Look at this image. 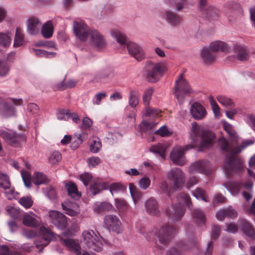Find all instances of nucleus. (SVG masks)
<instances>
[{
	"label": "nucleus",
	"instance_id": "37",
	"mask_svg": "<svg viewBox=\"0 0 255 255\" xmlns=\"http://www.w3.org/2000/svg\"><path fill=\"white\" fill-rule=\"evenodd\" d=\"M113 208L112 205L108 202L96 203L94 205V210L97 214H103L109 211Z\"/></svg>",
	"mask_w": 255,
	"mask_h": 255
},
{
	"label": "nucleus",
	"instance_id": "45",
	"mask_svg": "<svg viewBox=\"0 0 255 255\" xmlns=\"http://www.w3.org/2000/svg\"><path fill=\"white\" fill-rule=\"evenodd\" d=\"M154 93V89L148 87L146 89L142 95V102L145 106H149L151 97Z\"/></svg>",
	"mask_w": 255,
	"mask_h": 255
},
{
	"label": "nucleus",
	"instance_id": "54",
	"mask_svg": "<svg viewBox=\"0 0 255 255\" xmlns=\"http://www.w3.org/2000/svg\"><path fill=\"white\" fill-rule=\"evenodd\" d=\"M24 41L23 35L19 29H17L15 31L13 46L14 47H19L23 44Z\"/></svg>",
	"mask_w": 255,
	"mask_h": 255
},
{
	"label": "nucleus",
	"instance_id": "55",
	"mask_svg": "<svg viewBox=\"0 0 255 255\" xmlns=\"http://www.w3.org/2000/svg\"><path fill=\"white\" fill-rule=\"evenodd\" d=\"M218 102L225 107H231L234 105V103L232 100L223 95H220L217 97Z\"/></svg>",
	"mask_w": 255,
	"mask_h": 255
},
{
	"label": "nucleus",
	"instance_id": "60",
	"mask_svg": "<svg viewBox=\"0 0 255 255\" xmlns=\"http://www.w3.org/2000/svg\"><path fill=\"white\" fill-rule=\"evenodd\" d=\"M21 175L25 186L27 188L31 186V175L27 171H21Z\"/></svg>",
	"mask_w": 255,
	"mask_h": 255
},
{
	"label": "nucleus",
	"instance_id": "35",
	"mask_svg": "<svg viewBox=\"0 0 255 255\" xmlns=\"http://www.w3.org/2000/svg\"><path fill=\"white\" fill-rule=\"evenodd\" d=\"M10 43L11 38L8 33L0 32V51H4L9 46Z\"/></svg>",
	"mask_w": 255,
	"mask_h": 255
},
{
	"label": "nucleus",
	"instance_id": "38",
	"mask_svg": "<svg viewBox=\"0 0 255 255\" xmlns=\"http://www.w3.org/2000/svg\"><path fill=\"white\" fill-rule=\"evenodd\" d=\"M167 148V145L159 143L152 145L150 147V151L152 152L158 154L162 158H164V153Z\"/></svg>",
	"mask_w": 255,
	"mask_h": 255
},
{
	"label": "nucleus",
	"instance_id": "2",
	"mask_svg": "<svg viewBox=\"0 0 255 255\" xmlns=\"http://www.w3.org/2000/svg\"><path fill=\"white\" fill-rule=\"evenodd\" d=\"M239 138L238 139V140ZM255 140L254 138L247 139L242 141L241 146L232 142L229 144L227 140L223 137L219 139L218 145L222 151L229 152L227 155L225 161L223 165L224 172L226 174L230 175L234 171L241 170L244 167L242 161L235 154L241 152L247 147L253 145Z\"/></svg>",
	"mask_w": 255,
	"mask_h": 255
},
{
	"label": "nucleus",
	"instance_id": "27",
	"mask_svg": "<svg viewBox=\"0 0 255 255\" xmlns=\"http://www.w3.org/2000/svg\"><path fill=\"white\" fill-rule=\"evenodd\" d=\"M234 52L237 54L239 60L243 61L248 58L249 52L247 48L241 44H235L233 47Z\"/></svg>",
	"mask_w": 255,
	"mask_h": 255
},
{
	"label": "nucleus",
	"instance_id": "40",
	"mask_svg": "<svg viewBox=\"0 0 255 255\" xmlns=\"http://www.w3.org/2000/svg\"><path fill=\"white\" fill-rule=\"evenodd\" d=\"M193 217L199 225L204 224L206 222V217L203 211L199 208H196L193 211Z\"/></svg>",
	"mask_w": 255,
	"mask_h": 255
},
{
	"label": "nucleus",
	"instance_id": "3",
	"mask_svg": "<svg viewBox=\"0 0 255 255\" xmlns=\"http://www.w3.org/2000/svg\"><path fill=\"white\" fill-rule=\"evenodd\" d=\"M167 70V64L164 61L156 62L147 60L144 65L146 79L150 83L158 81Z\"/></svg>",
	"mask_w": 255,
	"mask_h": 255
},
{
	"label": "nucleus",
	"instance_id": "52",
	"mask_svg": "<svg viewBox=\"0 0 255 255\" xmlns=\"http://www.w3.org/2000/svg\"><path fill=\"white\" fill-rule=\"evenodd\" d=\"M187 1L188 0H166V2L171 4L177 11L181 10Z\"/></svg>",
	"mask_w": 255,
	"mask_h": 255
},
{
	"label": "nucleus",
	"instance_id": "1",
	"mask_svg": "<svg viewBox=\"0 0 255 255\" xmlns=\"http://www.w3.org/2000/svg\"><path fill=\"white\" fill-rule=\"evenodd\" d=\"M190 137L194 145H186L184 147L176 146L170 153V158L172 162L178 165L185 164L184 157L185 151L191 149L195 145L199 143V150L210 148L213 144L215 139L214 134L198 126L195 123L192 124Z\"/></svg>",
	"mask_w": 255,
	"mask_h": 255
},
{
	"label": "nucleus",
	"instance_id": "9",
	"mask_svg": "<svg viewBox=\"0 0 255 255\" xmlns=\"http://www.w3.org/2000/svg\"><path fill=\"white\" fill-rule=\"evenodd\" d=\"M176 233V229L173 227H169L165 225L160 227L155 233V234L158 239L159 242L161 244L160 248H163L170 241L171 237Z\"/></svg>",
	"mask_w": 255,
	"mask_h": 255
},
{
	"label": "nucleus",
	"instance_id": "51",
	"mask_svg": "<svg viewBox=\"0 0 255 255\" xmlns=\"http://www.w3.org/2000/svg\"><path fill=\"white\" fill-rule=\"evenodd\" d=\"M18 202L25 209L30 208L33 204L32 198L30 196H26L20 198Z\"/></svg>",
	"mask_w": 255,
	"mask_h": 255
},
{
	"label": "nucleus",
	"instance_id": "6",
	"mask_svg": "<svg viewBox=\"0 0 255 255\" xmlns=\"http://www.w3.org/2000/svg\"><path fill=\"white\" fill-rule=\"evenodd\" d=\"M21 99L4 98L0 97V115L5 118L15 116V107L21 105Z\"/></svg>",
	"mask_w": 255,
	"mask_h": 255
},
{
	"label": "nucleus",
	"instance_id": "42",
	"mask_svg": "<svg viewBox=\"0 0 255 255\" xmlns=\"http://www.w3.org/2000/svg\"><path fill=\"white\" fill-rule=\"evenodd\" d=\"M161 111L156 109H153L149 106H145L142 114L145 117H155L160 116Z\"/></svg>",
	"mask_w": 255,
	"mask_h": 255
},
{
	"label": "nucleus",
	"instance_id": "58",
	"mask_svg": "<svg viewBox=\"0 0 255 255\" xmlns=\"http://www.w3.org/2000/svg\"><path fill=\"white\" fill-rule=\"evenodd\" d=\"M61 158V153L59 151H55L49 155L48 159L49 162L54 165L59 162Z\"/></svg>",
	"mask_w": 255,
	"mask_h": 255
},
{
	"label": "nucleus",
	"instance_id": "17",
	"mask_svg": "<svg viewBox=\"0 0 255 255\" xmlns=\"http://www.w3.org/2000/svg\"><path fill=\"white\" fill-rule=\"evenodd\" d=\"M126 46L128 53L137 61H140L145 58V52L141 45L133 42L128 41L127 43Z\"/></svg>",
	"mask_w": 255,
	"mask_h": 255
},
{
	"label": "nucleus",
	"instance_id": "22",
	"mask_svg": "<svg viewBox=\"0 0 255 255\" xmlns=\"http://www.w3.org/2000/svg\"><path fill=\"white\" fill-rule=\"evenodd\" d=\"M41 27V23L37 18H32L27 22V31L31 35H35L39 33Z\"/></svg>",
	"mask_w": 255,
	"mask_h": 255
},
{
	"label": "nucleus",
	"instance_id": "43",
	"mask_svg": "<svg viewBox=\"0 0 255 255\" xmlns=\"http://www.w3.org/2000/svg\"><path fill=\"white\" fill-rule=\"evenodd\" d=\"M32 52L37 57L52 58L56 56V53L54 52H48L42 49L33 48Z\"/></svg>",
	"mask_w": 255,
	"mask_h": 255
},
{
	"label": "nucleus",
	"instance_id": "26",
	"mask_svg": "<svg viewBox=\"0 0 255 255\" xmlns=\"http://www.w3.org/2000/svg\"><path fill=\"white\" fill-rule=\"evenodd\" d=\"M111 36L121 45H127L128 43L125 34L117 29H112L110 30Z\"/></svg>",
	"mask_w": 255,
	"mask_h": 255
},
{
	"label": "nucleus",
	"instance_id": "53",
	"mask_svg": "<svg viewBox=\"0 0 255 255\" xmlns=\"http://www.w3.org/2000/svg\"><path fill=\"white\" fill-rule=\"evenodd\" d=\"M209 100L215 117L217 118H219L221 116L220 108L219 106L218 105L217 103L216 102L212 97H210L209 98Z\"/></svg>",
	"mask_w": 255,
	"mask_h": 255
},
{
	"label": "nucleus",
	"instance_id": "36",
	"mask_svg": "<svg viewBox=\"0 0 255 255\" xmlns=\"http://www.w3.org/2000/svg\"><path fill=\"white\" fill-rule=\"evenodd\" d=\"M224 128L230 137V142H228L229 144H232L233 142L236 144L238 137L237 133L233 130L232 126L229 123H225L224 124Z\"/></svg>",
	"mask_w": 255,
	"mask_h": 255
},
{
	"label": "nucleus",
	"instance_id": "41",
	"mask_svg": "<svg viewBox=\"0 0 255 255\" xmlns=\"http://www.w3.org/2000/svg\"><path fill=\"white\" fill-rule=\"evenodd\" d=\"M108 189L113 196L117 193H124L125 187L120 183H113L109 186L108 185Z\"/></svg>",
	"mask_w": 255,
	"mask_h": 255
},
{
	"label": "nucleus",
	"instance_id": "62",
	"mask_svg": "<svg viewBox=\"0 0 255 255\" xmlns=\"http://www.w3.org/2000/svg\"><path fill=\"white\" fill-rule=\"evenodd\" d=\"M241 113V109L240 108H232L225 111V114L227 117L231 120H233L234 116Z\"/></svg>",
	"mask_w": 255,
	"mask_h": 255
},
{
	"label": "nucleus",
	"instance_id": "48",
	"mask_svg": "<svg viewBox=\"0 0 255 255\" xmlns=\"http://www.w3.org/2000/svg\"><path fill=\"white\" fill-rule=\"evenodd\" d=\"M102 148V144L100 139L98 137H95L92 140L90 145V151L94 153H97Z\"/></svg>",
	"mask_w": 255,
	"mask_h": 255
},
{
	"label": "nucleus",
	"instance_id": "50",
	"mask_svg": "<svg viewBox=\"0 0 255 255\" xmlns=\"http://www.w3.org/2000/svg\"><path fill=\"white\" fill-rule=\"evenodd\" d=\"M70 111L67 109H59L56 112V117L60 121H67L70 118Z\"/></svg>",
	"mask_w": 255,
	"mask_h": 255
},
{
	"label": "nucleus",
	"instance_id": "15",
	"mask_svg": "<svg viewBox=\"0 0 255 255\" xmlns=\"http://www.w3.org/2000/svg\"><path fill=\"white\" fill-rule=\"evenodd\" d=\"M49 217L51 222L58 229L64 230L66 227V217L61 212L54 210L50 211L49 212Z\"/></svg>",
	"mask_w": 255,
	"mask_h": 255
},
{
	"label": "nucleus",
	"instance_id": "13",
	"mask_svg": "<svg viewBox=\"0 0 255 255\" xmlns=\"http://www.w3.org/2000/svg\"><path fill=\"white\" fill-rule=\"evenodd\" d=\"M39 234L42 238L39 242L36 240L35 242V245L37 248H39V252L42 251L44 247L54 239L53 232L49 229L45 227H41L39 229Z\"/></svg>",
	"mask_w": 255,
	"mask_h": 255
},
{
	"label": "nucleus",
	"instance_id": "56",
	"mask_svg": "<svg viewBox=\"0 0 255 255\" xmlns=\"http://www.w3.org/2000/svg\"><path fill=\"white\" fill-rule=\"evenodd\" d=\"M86 137V134L84 132H83L77 135L76 138L74 137L73 139V143L71 144V147L73 149L77 148L79 145L82 143Z\"/></svg>",
	"mask_w": 255,
	"mask_h": 255
},
{
	"label": "nucleus",
	"instance_id": "39",
	"mask_svg": "<svg viewBox=\"0 0 255 255\" xmlns=\"http://www.w3.org/2000/svg\"><path fill=\"white\" fill-rule=\"evenodd\" d=\"M139 103V92L137 90H130L128 97L129 105L135 108Z\"/></svg>",
	"mask_w": 255,
	"mask_h": 255
},
{
	"label": "nucleus",
	"instance_id": "4",
	"mask_svg": "<svg viewBox=\"0 0 255 255\" xmlns=\"http://www.w3.org/2000/svg\"><path fill=\"white\" fill-rule=\"evenodd\" d=\"M177 200L179 203L182 204L179 206L169 207L166 210V214L171 221L175 222L180 220L184 214V205H187L191 207V202L190 198L184 193H180L177 197Z\"/></svg>",
	"mask_w": 255,
	"mask_h": 255
},
{
	"label": "nucleus",
	"instance_id": "28",
	"mask_svg": "<svg viewBox=\"0 0 255 255\" xmlns=\"http://www.w3.org/2000/svg\"><path fill=\"white\" fill-rule=\"evenodd\" d=\"M146 211L152 215H156L159 212L158 207L156 200L153 198H150L145 203Z\"/></svg>",
	"mask_w": 255,
	"mask_h": 255
},
{
	"label": "nucleus",
	"instance_id": "14",
	"mask_svg": "<svg viewBox=\"0 0 255 255\" xmlns=\"http://www.w3.org/2000/svg\"><path fill=\"white\" fill-rule=\"evenodd\" d=\"M89 43L98 49L104 48L107 43L104 35L98 30L92 28L89 37Z\"/></svg>",
	"mask_w": 255,
	"mask_h": 255
},
{
	"label": "nucleus",
	"instance_id": "7",
	"mask_svg": "<svg viewBox=\"0 0 255 255\" xmlns=\"http://www.w3.org/2000/svg\"><path fill=\"white\" fill-rule=\"evenodd\" d=\"M192 92V89L187 81L183 78V74H180L176 81L174 94L179 103L181 104L185 96Z\"/></svg>",
	"mask_w": 255,
	"mask_h": 255
},
{
	"label": "nucleus",
	"instance_id": "59",
	"mask_svg": "<svg viewBox=\"0 0 255 255\" xmlns=\"http://www.w3.org/2000/svg\"><path fill=\"white\" fill-rule=\"evenodd\" d=\"M249 175L255 179V154L251 158L249 162Z\"/></svg>",
	"mask_w": 255,
	"mask_h": 255
},
{
	"label": "nucleus",
	"instance_id": "34",
	"mask_svg": "<svg viewBox=\"0 0 255 255\" xmlns=\"http://www.w3.org/2000/svg\"><path fill=\"white\" fill-rule=\"evenodd\" d=\"M41 27L42 35L45 38H50L53 33V26L50 21H47Z\"/></svg>",
	"mask_w": 255,
	"mask_h": 255
},
{
	"label": "nucleus",
	"instance_id": "19",
	"mask_svg": "<svg viewBox=\"0 0 255 255\" xmlns=\"http://www.w3.org/2000/svg\"><path fill=\"white\" fill-rule=\"evenodd\" d=\"M191 173H201L205 175H209L212 170L210 168V163L208 161L203 160L192 163L189 168Z\"/></svg>",
	"mask_w": 255,
	"mask_h": 255
},
{
	"label": "nucleus",
	"instance_id": "11",
	"mask_svg": "<svg viewBox=\"0 0 255 255\" xmlns=\"http://www.w3.org/2000/svg\"><path fill=\"white\" fill-rule=\"evenodd\" d=\"M0 187L4 190V194L8 200L15 199L17 193L11 187V183L8 176L0 170Z\"/></svg>",
	"mask_w": 255,
	"mask_h": 255
},
{
	"label": "nucleus",
	"instance_id": "64",
	"mask_svg": "<svg viewBox=\"0 0 255 255\" xmlns=\"http://www.w3.org/2000/svg\"><path fill=\"white\" fill-rule=\"evenodd\" d=\"M0 255H21L18 252L9 251L5 246H0Z\"/></svg>",
	"mask_w": 255,
	"mask_h": 255
},
{
	"label": "nucleus",
	"instance_id": "46",
	"mask_svg": "<svg viewBox=\"0 0 255 255\" xmlns=\"http://www.w3.org/2000/svg\"><path fill=\"white\" fill-rule=\"evenodd\" d=\"M206 17L210 20H215L219 14V10L213 6H209L205 11Z\"/></svg>",
	"mask_w": 255,
	"mask_h": 255
},
{
	"label": "nucleus",
	"instance_id": "30",
	"mask_svg": "<svg viewBox=\"0 0 255 255\" xmlns=\"http://www.w3.org/2000/svg\"><path fill=\"white\" fill-rule=\"evenodd\" d=\"M67 190L68 195L74 200H77L80 198L81 193L79 192L76 184L72 182H68L65 184Z\"/></svg>",
	"mask_w": 255,
	"mask_h": 255
},
{
	"label": "nucleus",
	"instance_id": "23",
	"mask_svg": "<svg viewBox=\"0 0 255 255\" xmlns=\"http://www.w3.org/2000/svg\"><path fill=\"white\" fill-rule=\"evenodd\" d=\"M98 235L95 233L93 230H85L82 233L83 241L88 248H95L92 240L96 241L98 240Z\"/></svg>",
	"mask_w": 255,
	"mask_h": 255
},
{
	"label": "nucleus",
	"instance_id": "61",
	"mask_svg": "<svg viewBox=\"0 0 255 255\" xmlns=\"http://www.w3.org/2000/svg\"><path fill=\"white\" fill-rule=\"evenodd\" d=\"M151 180L148 177H143L138 181L139 187L143 189H147L150 185Z\"/></svg>",
	"mask_w": 255,
	"mask_h": 255
},
{
	"label": "nucleus",
	"instance_id": "57",
	"mask_svg": "<svg viewBox=\"0 0 255 255\" xmlns=\"http://www.w3.org/2000/svg\"><path fill=\"white\" fill-rule=\"evenodd\" d=\"M6 211L8 215L14 219H17L20 217V210L16 208L7 206L6 207Z\"/></svg>",
	"mask_w": 255,
	"mask_h": 255
},
{
	"label": "nucleus",
	"instance_id": "47",
	"mask_svg": "<svg viewBox=\"0 0 255 255\" xmlns=\"http://www.w3.org/2000/svg\"><path fill=\"white\" fill-rule=\"evenodd\" d=\"M129 189L132 200L134 203H136L140 198L141 194L133 183L129 184Z\"/></svg>",
	"mask_w": 255,
	"mask_h": 255
},
{
	"label": "nucleus",
	"instance_id": "5",
	"mask_svg": "<svg viewBox=\"0 0 255 255\" xmlns=\"http://www.w3.org/2000/svg\"><path fill=\"white\" fill-rule=\"evenodd\" d=\"M253 185V182L250 180H248L244 183L230 182L225 185V186L233 195L237 194L241 191L246 200L249 201L252 197L251 192L252 191Z\"/></svg>",
	"mask_w": 255,
	"mask_h": 255
},
{
	"label": "nucleus",
	"instance_id": "63",
	"mask_svg": "<svg viewBox=\"0 0 255 255\" xmlns=\"http://www.w3.org/2000/svg\"><path fill=\"white\" fill-rule=\"evenodd\" d=\"M9 68L7 63L4 61H0V77L6 76L9 72Z\"/></svg>",
	"mask_w": 255,
	"mask_h": 255
},
{
	"label": "nucleus",
	"instance_id": "33",
	"mask_svg": "<svg viewBox=\"0 0 255 255\" xmlns=\"http://www.w3.org/2000/svg\"><path fill=\"white\" fill-rule=\"evenodd\" d=\"M209 48H204L201 51V56L204 63L209 64L213 62L215 59V55L212 53Z\"/></svg>",
	"mask_w": 255,
	"mask_h": 255
},
{
	"label": "nucleus",
	"instance_id": "20",
	"mask_svg": "<svg viewBox=\"0 0 255 255\" xmlns=\"http://www.w3.org/2000/svg\"><path fill=\"white\" fill-rule=\"evenodd\" d=\"M190 112L192 117L196 120H202L207 115V112L205 108L197 102L191 105Z\"/></svg>",
	"mask_w": 255,
	"mask_h": 255
},
{
	"label": "nucleus",
	"instance_id": "8",
	"mask_svg": "<svg viewBox=\"0 0 255 255\" xmlns=\"http://www.w3.org/2000/svg\"><path fill=\"white\" fill-rule=\"evenodd\" d=\"M73 29L76 39L81 41H87L88 40L92 29L81 20L74 21Z\"/></svg>",
	"mask_w": 255,
	"mask_h": 255
},
{
	"label": "nucleus",
	"instance_id": "16",
	"mask_svg": "<svg viewBox=\"0 0 255 255\" xmlns=\"http://www.w3.org/2000/svg\"><path fill=\"white\" fill-rule=\"evenodd\" d=\"M104 224L109 230L120 234L122 232V224L119 218L113 215H108L105 217Z\"/></svg>",
	"mask_w": 255,
	"mask_h": 255
},
{
	"label": "nucleus",
	"instance_id": "31",
	"mask_svg": "<svg viewBox=\"0 0 255 255\" xmlns=\"http://www.w3.org/2000/svg\"><path fill=\"white\" fill-rule=\"evenodd\" d=\"M209 48L212 52H228L229 50L228 45L226 42L220 41L211 43Z\"/></svg>",
	"mask_w": 255,
	"mask_h": 255
},
{
	"label": "nucleus",
	"instance_id": "10",
	"mask_svg": "<svg viewBox=\"0 0 255 255\" xmlns=\"http://www.w3.org/2000/svg\"><path fill=\"white\" fill-rule=\"evenodd\" d=\"M166 177L172 183L175 189H180L184 185L185 175L180 168L171 169L167 173Z\"/></svg>",
	"mask_w": 255,
	"mask_h": 255
},
{
	"label": "nucleus",
	"instance_id": "29",
	"mask_svg": "<svg viewBox=\"0 0 255 255\" xmlns=\"http://www.w3.org/2000/svg\"><path fill=\"white\" fill-rule=\"evenodd\" d=\"M163 17L168 23L172 25H176L179 24L181 21V17L168 10L164 12Z\"/></svg>",
	"mask_w": 255,
	"mask_h": 255
},
{
	"label": "nucleus",
	"instance_id": "24",
	"mask_svg": "<svg viewBox=\"0 0 255 255\" xmlns=\"http://www.w3.org/2000/svg\"><path fill=\"white\" fill-rule=\"evenodd\" d=\"M238 223L241 230L247 237L251 238L254 237L255 230L249 222L244 219H240Z\"/></svg>",
	"mask_w": 255,
	"mask_h": 255
},
{
	"label": "nucleus",
	"instance_id": "44",
	"mask_svg": "<svg viewBox=\"0 0 255 255\" xmlns=\"http://www.w3.org/2000/svg\"><path fill=\"white\" fill-rule=\"evenodd\" d=\"M48 181L47 177L41 172H35L33 175V182L36 185L46 183Z\"/></svg>",
	"mask_w": 255,
	"mask_h": 255
},
{
	"label": "nucleus",
	"instance_id": "49",
	"mask_svg": "<svg viewBox=\"0 0 255 255\" xmlns=\"http://www.w3.org/2000/svg\"><path fill=\"white\" fill-rule=\"evenodd\" d=\"M192 195L197 199L207 202L208 196L205 191L202 188H197L192 192Z\"/></svg>",
	"mask_w": 255,
	"mask_h": 255
},
{
	"label": "nucleus",
	"instance_id": "25",
	"mask_svg": "<svg viewBox=\"0 0 255 255\" xmlns=\"http://www.w3.org/2000/svg\"><path fill=\"white\" fill-rule=\"evenodd\" d=\"M108 189V185L100 179L92 180L90 187V192L95 195L102 190Z\"/></svg>",
	"mask_w": 255,
	"mask_h": 255
},
{
	"label": "nucleus",
	"instance_id": "12",
	"mask_svg": "<svg viewBox=\"0 0 255 255\" xmlns=\"http://www.w3.org/2000/svg\"><path fill=\"white\" fill-rule=\"evenodd\" d=\"M188 242V245H185L184 242H180L174 247L170 248L167 252V255H183L179 247L186 250H192L198 247V241L196 238H190Z\"/></svg>",
	"mask_w": 255,
	"mask_h": 255
},
{
	"label": "nucleus",
	"instance_id": "18",
	"mask_svg": "<svg viewBox=\"0 0 255 255\" xmlns=\"http://www.w3.org/2000/svg\"><path fill=\"white\" fill-rule=\"evenodd\" d=\"M0 135L6 142L13 146H18L26 141V137L23 134H17L15 132L11 134L6 131H2Z\"/></svg>",
	"mask_w": 255,
	"mask_h": 255
},
{
	"label": "nucleus",
	"instance_id": "21",
	"mask_svg": "<svg viewBox=\"0 0 255 255\" xmlns=\"http://www.w3.org/2000/svg\"><path fill=\"white\" fill-rule=\"evenodd\" d=\"M65 213L70 216H76L80 213V210L77 204L66 200L61 203Z\"/></svg>",
	"mask_w": 255,
	"mask_h": 255
},
{
	"label": "nucleus",
	"instance_id": "32",
	"mask_svg": "<svg viewBox=\"0 0 255 255\" xmlns=\"http://www.w3.org/2000/svg\"><path fill=\"white\" fill-rule=\"evenodd\" d=\"M32 212L24 213L23 216V224L27 227H34L38 225V221L34 217Z\"/></svg>",
	"mask_w": 255,
	"mask_h": 255
}]
</instances>
